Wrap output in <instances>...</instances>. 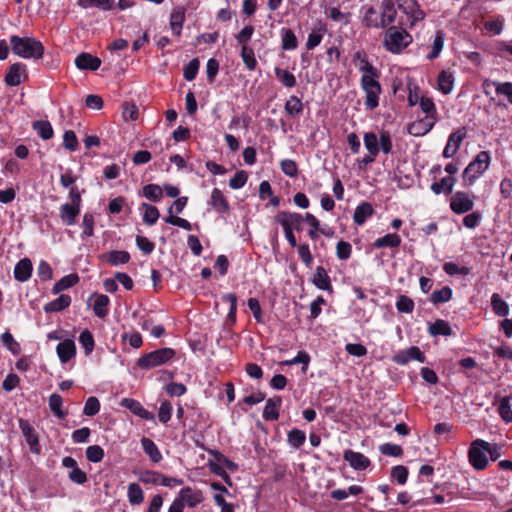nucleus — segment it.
<instances>
[{
  "label": "nucleus",
  "mask_w": 512,
  "mask_h": 512,
  "mask_svg": "<svg viewBox=\"0 0 512 512\" xmlns=\"http://www.w3.org/2000/svg\"><path fill=\"white\" fill-rule=\"evenodd\" d=\"M352 62L354 66L362 73L360 86L365 92V107L373 110L379 105V96L382 92L378 81L379 71L369 62L367 55L363 51L354 53Z\"/></svg>",
  "instance_id": "f257e3e1"
},
{
  "label": "nucleus",
  "mask_w": 512,
  "mask_h": 512,
  "mask_svg": "<svg viewBox=\"0 0 512 512\" xmlns=\"http://www.w3.org/2000/svg\"><path fill=\"white\" fill-rule=\"evenodd\" d=\"M10 46L15 55L24 59H40L44 54L42 43L32 37L12 35L10 37Z\"/></svg>",
  "instance_id": "f03ea898"
},
{
  "label": "nucleus",
  "mask_w": 512,
  "mask_h": 512,
  "mask_svg": "<svg viewBox=\"0 0 512 512\" xmlns=\"http://www.w3.org/2000/svg\"><path fill=\"white\" fill-rule=\"evenodd\" d=\"M413 41L412 36L404 29L390 26L384 37V47L393 54H398L408 47Z\"/></svg>",
  "instance_id": "7ed1b4c3"
},
{
  "label": "nucleus",
  "mask_w": 512,
  "mask_h": 512,
  "mask_svg": "<svg viewBox=\"0 0 512 512\" xmlns=\"http://www.w3.org/2000/svg\"><path fill=\"white\" fill-rule=\"evenodd\" d=\"M486 447H488V442L483 439H476L470 443L468 461L475 470H484L489 464Z\"/></svg>",
  "instance_id": "20e7f679"
},
{
  "label": "nucleus",
  "mask_w": 512,
  "mask_h": 512,
  "mask_svg": "<svg viewBox=\"0 0 512 512\" xmlns=\"http://www.w3.org/2000/svg\"><path fill=\"white\" fill-rule=\"evenodd\" d=\"M175 356V351L172 348H161L141 356L137 360V366L141 369H151L172 360Z\"/></svg>",
  "instance_id": "39448f33"
},
{
  "label": "nucleus",
  "mask_w": 512,
  "mask_h": 512,
  "mask_svg": "<svg viewBox=\"0 0 512 512\" xmlns=\"http://www.w3.org/2000/svg\"><path fill=\"white\" fill-rule=\"evenodd\" d=\"M396 2L397 8L407 18L408 28L412 29L425 19L426 13L417 0H396Z\"/></svg>",
  "instance_id": "423d86ee"
},
{
  "label": "nucleus",
  "mask_w": 512,
  "mask_h": 512,
  "mask_svg": "<svg viewBox=\"0 0 512 512\" xmlns=\"http://www.w3.org/2000/svg\"><path fill=\"white\" fill-rule=\"evenodd\" d=\"M490 155L487 151H481L476 158L469 163L464 170V176L472 183L480 177L489 167Z\"/></svg>",
  "instance_id": "0eeeda50"
},
{
  "label": "nucleus",
  "mask_w": 512,
  "mask_h": 512,
  "mask_svg": "<svg viewBox=\"0 0 512 512\" xmlns=\"http://www.w3.org/2000/svg\"><path fill=\"white\" fill-rule=\"evenodd\" d=\"M475 196L464 191H457L450 201V208L456 214H464L474 207Z\"/></svg>",
  "instance_id": "6e6552de"
},
{
  "label": "nucleus",
  "mask_w": 512,
  "mask_h": 512,
  "mask_svg": "<svg viewBox=\"0 0 512 512\" xmlns=\"http://www.w3.org/2000/svg\"><path fill=\"white\" fill-rule=\"evenodd\" d=\"M176 498L184 507L194 508L204 500V495L201 490L187 486L179 491Z\"/></svg>",
  "instance_id": "1a4fd4ad"
},
{
  "label": "nucleus",
  "mask_w": 512,
  "mask_h": 512,
  "mask_svg": "<svg viewBox=\"0 0 512 512\" xmlns=\"http://www.w3.org/2000/svg\"><path fill=\"white\" fill-rule=\"evenodd\" d=\"M304 218L299 213L292 212H280L276 216V221L279 223L283 229L297 230L300 231L302 229L301 224Z\"/></svg>",
  "instance_id": "9d476101"
},
{
  "label": "nucleus",
  "mask_w": 512,
  "mask_h": 512,
  "mask_svg": "<svg viewBox=\"0 0 512 512\" xmlns=\"http://www.w3.org/2000/svg\"><path fill=\"white\" fill-rule=\"evenodd\" d=\"M381 27L389 28L396 20L397 9L394 0H382L379 12Z\"/></svg>",
  "instance_id": "9b49d317"
},
{
  "label": "nucleus",
  "mask_w": 512,
  "mask_h": 512,
  "mask_svg": "<svg viewBox=\"0 0 512 512\" xmlns=\"http://www.w3.org/2000/svg\"><path fill=\"white\" fill-rule=\"evenodd\" d=\"M412 360H417L420 363H424L426 358L424 353L419 347L411 346L408 349L400 350L394 357L393 361L400 365H406Z\"/></svg>",
  "instance_id": "f8f14e48"
},
{
  "label": "nucleus",
  "mask_w": 512,
  "mask_h": 512,
  "mask_svg": "<svg viewBox=\"0 0 512 512\" xmlns=\"http://www.w3.org/2000/svg\"><path fill=\"white\" fill-rule=\"evenodd\" d=\"M18 424L27 444L30 447V451L34 454H39L41 448L34 428L24 419H19Z\"/></svg>",
  "instance_id": "ddd939ff"
},
{
  "label": "nucleus",
  "mask_w": 512,
  "mask_h": 512,
  "mask_svg": "<svg viewBox=\"0 0 512 512\" xmlns=\"http://www.w3.org/2000/svg\"><path fill=\"white\" fill-rule=\"evenodd\" d=\"M26 78V65L23 63H14L9 67L6 73L5 83L8 86H18Z\"/></svg>",
  "instance_id": "4468645a"
},
{
  "label": "nucleus",
  "mask_w": 512,
  "mask_h": 512,
  "mask_svg": "<svg viewBox=\"0 0 512 512\" xmlns=\"http://www.w3.org/2000/svg\"><path fill=\"white\" fill-rule=\"evenodd\" d=\"M361 22L367 28L382 29L381 20L377 10L370 5L361 7Z\"/></svg>",
  "instance_id": "2eb2a0df"
},
{
  "label": "nucleus",
  "mask_w": 512,
  "mask_h": 512,
  "mask_svg": "<svg viewBox=\"0 0 512 512\" xmlns=\"http://www.w3.org/2000/svg\"><path fill=\"white\" fill-rule=\"evenodd\" d=\"M465 136H466V132H465L464 128L451 133L448 138L447 144L443 150V156L445 158L453 157L456 154V152L458 151V149L461 145V142L463 141Z\"/></svg>",
  "instance_id": "dca6fc26"
},
{
  "label": "nucleus",
  "mask_w": 512,
  "mask_h": 512,
  "mask_svg": "<svg viewBox=\"0 0 512 512\" xmlns=\"http://www.w3.org/2000/svg\"><path fill=\"white\" fill-rule=\"evenodd\" d=\"M343 458L355 470H364L370 465V460L364 454L353 450H345Z\"/></svg>",
  "instance_id": "f3484780"
},
{
  "label": "nucleus",
  "mask_w": 512,
  "mask_h": 512,
  "mask_svg": "<svg viewBox=\"0 0 512 512\" xmlns=\"http://www.w3.org/2000/svg\"><path fill=\"white\" fill-rule=\"evenodd\" d=\"M434 124V117H424L423 119L412 122L408 126V132L413 136H424L433 128Z\"/></svg>",
  "instance_id": "a211bd4d"
},
{
  "label": "nucleus",
  "mask_w": 512,
  "mask_h": 512,
  "mask_svg": "<svg viewBox=\"0 0 512 512\" xmlns=\"http://www.w3.org/2000/svg\"><path fill=\"white\" fill-rule=\"evenodd\" d=\"M56 352L61 363H67L76 355V345L72 339H66L57 345Z\"/></svg>",
  "instance_id": "6ab92c4d"
},
{
  "label": "nucleus",
  "mask_w": 512,
  "mask_h": 512,
  "mask_svg": "<svg viewBox=\"0 0 512 512\" xmlns=\"http://www.w3.org/2000/svg\"><path fill=\"white\" fill-rule=\"evenodd\" d=\"M209 205L220 214H227L230 210L227 199L218 188L212 190Z\"/></svg>",
  "instance_id": "aec40b11"
},
{
  "label": "nucleus",
  "mask_w": 512,
  "mask_h": 512,
  "mask_svg": "<svg viewBox=\"0 0 512 512\" xmlns=\"http://www.w3.org/2000/svg\"><path fill=\"white\" fill-rule=\"evenodd\" d=\"M33 265L29 258L21 259L14 268V278L19 282H26L30 279Z\"/></svg>",
  "instance_id": "412c9836"
},
{
  "label": "nucleus",
  "mask_w": 512,
  "mask_h": 512,
  "mask_svg": "<svg viewBox=\"0 0 512 512\" xmlns=\"http://www.w3.org/2000/svg\"><path fill=\"white\" fill-rule=\"evenodd\" d=\"M75 65L81 70L95 71L100 67L101 60L89 53H81L75 58Z\"/></svg>",
  "instance_id": "4be33fe9"
},
{
  "label": "nucleus",
  "mask_w": 512,
  "mask_h": 512,
  "mask_svg": "<svg viewBox=\"0 0 512 512\" xmlns=\"http://www.w3.org/2000/svg\"><path fill=\"white\" fill-rule=\"evenodd\" d=\"M80 213V206L70 204V203H64L60 206L59 216L61 221L71 226L75 224L76 217Z\"/></svg>",
  "instance_id": "5701e85b"
},
{
  "label": "nucleus",
  "mask_w": 512,
  "mask_h": 512,
  "mask_svg": "<svg viewBox=\"0 0 512 512\" xmlns=\"http://www.w3.org/2000/svg\"><path fill=\"white\" fill-rule=\"evenodd\" d=\"M490 86H494L496 93L498 95L505 96L509 103L512 104V82H498L489 79L484 80V89H487ZM485 93L488 94L487 90H485Z\"/></svg>",
  "instance_id": "b1692460"
},
{
  "label": "nucleus",
  "mask_w": 512,
  "mask_h": 512,
  "mask_svg": "<svg viewBox=\"0 0 512 512\" xmlns=\"http://www.w3.org/2000/svg\"><path fill=\"white\" fill-rule=\"evenodd\" d=\"M122 406L129 409L132 413L145 420H152L153 414L146 410L139 401L134 399L125 398L122 400Z\"/></svg>",
  "instance_id": "393cba45"
},
{
  "label": "nucleus",
  "mask_w": 512,
  "mask_h": 512,
  "mask_svg": "<svg viewBox=\"0 0 512 512\" xmlns=\"http://www.w3.org/2000/svg\"><path fill=\"white\" fill-rule=\"evenodd\" d=\"M185 21V10L182 7H177L172 10L170 15V28L172 33L180 37L181 30Z\"/></svg>",
  "instance_id": "a878e982"
},
{
  "label": "nucleus",
  "mask_w": 512,
  "mask_h": 512,
  "mask_svg": "<svg viewBox=\"0 0 512 512\" xmlns=\"http://www.w3.org/2000/svg\"><path fill=\"white\" fill-rule=\"evenodd\" d=\"M454 81L455 78L451 72L441 71L437 78L438 90L445 95L450 94L454 88Z\"/></svg>",
  "instance_id": "bb28decb"
},
{
  "label": "nucleus",
  "mask_w": 512,
  "mask_h": 512,
  "mask_svg": "<svg viewBox=\"0 0 512 512\" xmlns=\"http://www.w3.org/2000/svg\"><path fill=\"white\" fill-rule=\"evenodd\" d=\"M71 297L67 294H61L58 298L48 302L44 306L46 313L60 312L70 306Z\"/></svg>",
  "instance_id": "cd10ccee"
},
{
  "label": "nucleus",
  "mask_w": 512,
  "mask_h": 512,
  "mask_svg": "<svg viewBox=\"0 0 512 512\" xmlns=\"http://www.w3.org/2000/svg\"><path fill=\"white\" fill-rule=\"evenodd\" d=\"M281 398H269L263 410V418L268 421L277 420L279 417L278 409L281 405Z\"/></svg>",
  "instance_id": "c85d7f7f"
},
{
  "label": "nucleus",
  "mask_w": 512,
  "mask_h": 512,
  "mask_svg": "<svg viewBox=\"0 0 512 512\" xmlns=\"http://www.w3.org/2000/svg\"><path fill=\"white\" fill-rule=\"evenodd\" d=\"M141 445L144 452L149 456L152 462L158 463L162 460V454L160 450L151 439L143 437L141 439Z\"/></svg>",
  "instance_id": "c756f323"
},
{
  "label": "nucleus",
  "mask_w": 512,
  "mask_h": 512,
  "mask_svg": "<svg viewBox=\"0 0 512 512\" xmlns=\"http://www.w3.org/2000/svg\"><path fill=\"white\" fill-rule=\"evenodd\" d=\"M93 297H95L94 304H93V310L97 317L104 318L108 314V306L110 303V299L108 296L104 294H93Z\"/></svg>",
  "instance_id": "7c9ffc66"
},
{
  "label": "nucleus",
  "mask_w": 512,
  "mask_h": 512,
  "mask_svg": "<svg viewBox=\"0 0 512 512\" xmlns=\"http://www.w3.org/2000/svg\"><path fill=\"white\" fill-rule=\"evenodd\" d=\"M373 214V208L368 202L358 205L354 211L353 220L357 225H363L368 217Z\"/></svg>",
  "instance_id": "2f4dec72"
},
{
  "label": "nucleus",
  "mask_w": 512,
  "mask_h": 512,
  "mask_svg": "<svg viewBox=\"0 0 512 512\" xmlns=\"http://www.w3.org/2000/svg\"><path fill=\"white\" fill-rule=\"evenodd\" d=\"M78 281H79V277L77 274L66 275L54 284V286L52 288V292H53V294H58L61 291L74 286L75 284L78 283Z\"/></svg>",
  "instance_id": "473e14b6"
},
{
  "label": "nucleus",
  "mask_w": 512,
  "mask_h": 512,
  "mask_svg": "<svg viewBox=\"0 0 512 512\" xmlns=\"http://www.w3.org/2000/svg\"><path fill=\"white\" fill-rule=\"evenodd\" d=\"M491 307L493 312L500 317H505L509 314L508 304L501 298L498 293L491 296Z\"/></svg>",
  "instance_id": "72a5a7b5"
},
{
  "label": "nucleus",
  "mask_w": 512,
  "mask_h": 512,
  "mask_svg": "<svg viewBox=\"0 0 512 512\" xmlns=\"http://www.w3.org/2000/svg\"><path fill=\"white\" fill-rule=\"evenodd\" d=\"M314 285L321 290H330L331 281L323 267H317L313 278Z\"/></svg>",
  "instance_id": "f704fd0d"
},
{
  "label": "nucleus",
  "mask_w": 512,
  "mask_h": 512,
  "mask_svg": "<svg viewBox=\"0 0 512 512\" xmlns=\"http://www.w3.org/2000/svg\"><path fill=\"white\" fill-rule=\"evenodd\" d=\"M454 182H455V180L453 177H451V176L444 177L440 181L434 182L431 185V190L435 194H441V193L449 194L453 190Z\"/></svg>",
  "instance_id": "c9c22d12"
},
{
  "label": "nucleus",
  "mask_w": 512,
  "mask_h": 512,
  "mask_svg": "<svg viewBox=\"0 0 512 512\" xmlns=\"http://www.w3.org/2000/svg\"><path fill=\"white\" fill-rule=\"evenodd\" d=\"M444 41H445V33L442 30L436 31V34H435V37H434V40L432 43L431 52L427 55L428 60H434L440 55V53L444 47Z\"/></svg>",
  "instance_id": "e433bc0d"
},
{
  "label": "nucleus",
  "mask_w": 512,
  "mask_h": 512,
  "mask_svg": "<svg viewBox=\"0 0 512 512\" xmlns=\"http://www.w3.org/2000/svg\"><path fill=\"white\" fill-rule=\"evenodd\" d=\"M128 501L131 505H140L144 500L142 488L137 483H131L127 489Z\"/></svg>",
  "instance_id": "4c0bfd02"
},
{
  "label": "nucleus",
  "mask_w": 512,
  "mask_h": 512,
  "mask_svg": "<svg viewBox=\"0 0 512 512\" xmlns=\"http://www.w3.org/2000/svg\"><path fill=\"white\" fill-rule=\"evenodd\" d=\"M140 209L144 211L143 212L144 223L151 226L157 222V220L160 216V213H159V210L155 206H152L148 203H142Z\"/></svg>",
  "instance_id": "58836bf2"
},
{
  "label": "nucleus",
  "mask_w": 512,
  "mask_h": 512,
  "mask_svg": "<svg viewBox=\"0 0 512 512\" xmlns=\"http://www.w3.org/2000/svg\"><path fill=\"white\" fill-rule=\"evenodd\" d=\"M401 244V238L396 233L387 234L381 238H378L374 241V247L383 248V247H398Z\"/></svg>",
  "instance_id": "ea45409f"
},
{
  "label": "nucleus",
  "mask_w": 512,
  "mask_h": 512,
  "mask_svg": "<svg viewBox=\"0 0 512 512\" xmlns=\"http://www.w3.org/2000/svg\"><path fill=\"white\" fill-rule=\"evenodd\" d=\"M511 396H505L500 400L498 412L505 423L512 422Z\"/></svg>",
  "instance_id": "a19ab883"
},
{
  "label": "nucleus",
  "mask_w": 512,
  "mask_h": 512,
  "mask_svg": "<svg viewBox=\"0 0 512 512\" xmlns=\"http://www.w3.org/2000/svg\"><path fill=\"white\" fill-rule=\"evenodd\" d=\"M429 333L432 336H449L452 334V329L448 322H446L445 320L438 319L434 323L429 325Z\"/></svg>",
  "instance_id": "79ce46f5"
},
{
  "label": "nucleus",
  "mask_w": 512,
  "mask_h": 512,
  "mask_svg": "<svg viewBox=\"0 0 512 512\" xmlns=\"http://www.w3.org/2000/svg\"><path fill=\"white\" fill-rule=\"evenodd\" d=\"M33 129L36 131L39 137L44 140H49L53 136V128L50 122L44 120H38L33 123Z\"/></svg>",
  "instance_id": "37998d69"
},
{
  "label": "nucleus",
  "mask_w": 512,
  "mask_h": 512,
  "mask_svg": "<svg viewBox=\"0 0 512 512\" xmlns=\"http://www.w3.org/2000/svg\"><path fill=\"white\" fill-rule=\"evenodd\" d=\"M79 343L84 349L86 356L90 355L95 347V340L93 334L89 330H83L79 335Z\"/></svg>",
  "instance_id": "c03bdc74"
},
{
  "label": "nucleus",
  "mask_w": 512,
  "mask_h": 512,
  "mask_svg": "<svg viewBox=\"0 0 512 512\" xmlns=\"http://www.w3.org/2000/svg\"><path fill=\"white\" fill-rule=\"evenodd\" d=\"M310 360L311 358L306 351H299L294 358L285 360L281 364L286 366L302 364V372L306 373Z\"/></svg>",
  "instance_id": "a18cd8bd"
},
{
  "label": "nucleus",
  "mask_w": 512,
  "mask_h": 512,
  "mask_svg": "<svg viewBox=\"0 0 512 512\" xmlns=\"http://www.w3.org/2000/svg\"><path fill=\"white\" fill-rule=\"evenodd\" d=\"M363 141L368 153L377 156L380 151L377 135L374 132H367L364 134Z\"/></svg>",
  "instance_id": "49530a36"
},
{
  "label": "nucleus",
  "mask_w": 512,
  "mask_h": 512,
  "mask_svg": "<svg viewBox=\"0 0 512 512\" xmlns=\"http://www.w3.org/2000/svg\"><path fill=\"white\" fill-rule=\"evenodd\" d=\"M284 109L288 115L298 116L303 111V104L297 96L293 95L286 101Z\"/></svg>",
  "instance_id": "de8ad7c7"
},
{
  "label": "nucleus",
  "mask_w": 512,
  "mask_h": 512,
  "mask_svg": "<svg viewBox=\"0 0 512 512\" xmlns=\"http://www.w3.org/2000/svg\"><path fill=\"white\" fill-rule=\"evenodd\" d=\"M77 4L83 9L98 7L104 11H108L113 8V2L111 0H78Z\"/></svg>",
  "instance_id": "09e8293b"
},
{
  "label": "nucleus",
  "mask_w": 512,
  "mask_h": 512,
  "mask_svg": "<svg viewBox=\"0 0 512 512\" xmlns=\"http://www.w3.org/2000/svg\"><path fill=\"white\" fill-rule=\"evenodd\" d=\"M241 58L246 68L250 71H254L257 67V60L254 51L249 46L241 47Z\"/></svg>",
  "instance_id": "8fccbe9b"
},
{
  "label": "nucleus",
  "mask_w": 512,
  "mask_h": 512,
  "mask_svg": "<svg viewBox=\"0 0 512 512\" xmlns=\"http://www.w3.org/2000/svg\"><path fill=\"white\" fill-rule=\"evenodd\" d=\"M163 195V189L156 184H148L143 187V196L153 202H159Z\"/></svg>",
  "instance_id": "3c124183"
},
{
  "label": "nucleus",
  "mask_w": 512,
  "mask_h": 512,
  "mask_svg": "<svg viewBox=\"0 0 512 512\" xmlns=\"http://www.w3.org/2000/svg\"><path fill=\"white\" fill-rule=\"evenodd\" d=\"M275 75L277 79L287 88H292L296 85V78L295 76L284 69H281L279 67H276L274 69Z\"/></svg>",
  "instance_id": "603ef678"
},
{
  "label": "nucleus",
  "mask_w": 512,
  "mask_h": 512,
  "mask_svg": "<svg viewBox=\"0 0 512 512\" xmlns=\"http://www.w3.org/2000/svg\"><path fill=\"white\" fill-rule=\"evenodd\" d=\"M130 260V254L124 250H114L108 255V262L113 266L126 264Z\"/></svg>",
  "instance_id": "864d4df0"
},
{
  "label": "nucleus",
  "mask_w": 512,
  "mask_h": 512,
  "mask_svg": "<svg viewBox=\"0 0 512 512\" xmlns=\"http://www.w3.org/2000/svg\"><path fill=\"white\" fill-rule=\"evenodd\" d=\"M306 440V434L304 431L299 429H292L288 433V443L291 447L298 449L300 448Z\"/></svg>",
  "instance_id": "5fc2aeb1"
},
{
  "label": "nucleus",
  "mask_w": 512,
  "mask_h": 512,
  "mask_svg": "<svg viewBox=\"0 0 512 512\" xmlns=\"http://www.w3.org/2000/svg\"><path fill=\"white\" fill-rule=\"evenodd\" d=\"M452 298V289L448 286H445L439 290H435L431 294V302L434 304L445 303L448 302Z\"/></svg>",
  "instance_id": "6e6d98bb"
},
{
  "label": "nucleus",
  "mask_w": 512,
  "mask_h": 512,
  "mask_svg": "<svg viewBox=\"0 0 512 512\" xmlns=\"http://www.w3.org/2000/svg\"><path fill=\"white\" fill-rule=\"evenodd\" d=\"M297 38L291 29L282 30V48L284 50H294L297 47Z\"/></svg>",
  "instance_id": "4d7b16f0"
},
{
  "label": "nucleus",
  "mask_w": 512,
  "mask_h": 512,
  "mask_svg": "<svg viewBox=\"0 0 512 512\" xmlns=\"http://www.w3.org/2000/svg\"><path fill=\"white\" fill-rule=\"evenodd\" d=\"M62 403L63 400L59 394L54 393L49 397V407L54 415L60 419L65 417V413L61 409Z\"/></svg>",
  "instance_id": "13d9d810"
},
{
  "label": "nucleus",
  "mask_w": 512,
  "mask_h": 512,
  "mask_svg": "<svg viewBox=\"0 0 512 512\" xmlns=\"http://www.w3.org/2000/svg\"><path fill=\"white\" fill-rule=\"evenodd\" d=\"M83 231L81 233V238L86 239L93 235L94 233V216L91 213H85L82 221Z\"/></svg>",
  "instance_id": "bf43d9fd"
},
{
  "label": "nucleus",
  "mask_w": 512,
  "mask_h": 512,
  "mask_svg": "<svg viewBox=\"0 0 512 512\" xmlns=\"http://www.w3.org/2000/svg\"><path fill=\"white\" fill-rule=\"evenodd\" d=\"M395 306L400 313H411L414 310L413 300L406 295L399 296Z\"/></svg>",
  "instance_id": "052dcab7"
},
{
  "label": "nucleus",
  "mask_w": 512,
  "mask_h": 512,
  "mask_svg": "<svg viewBox=\"0 0 512 512\" xmlns=\"http://www.w3.org/2000/svg\"><path fill=\"white\" fill-rule=\"evenodd\" d=\"M443 270L445 271L446 274H448L450 276H454V275L466 276V275L470 274V269L468 267L458 266L457 264H455L453 262H446L443 265Z\"/></svg>",
  "instance_id": "680f3d73"
},
{
  "label": "nucleus",
  "mask_w": 512,
  "mask_h": 512,
  "mask_svg": "<svg viewBox=\"0 0 512 512\" xmlns=\"http://www.w3.org/2000/svg\"><path fill=\"white\" fill-rule=\"evenodd\" d=\"M253 33L254 27L252 25H247L238 34H236V41L241 45V47L248 46Z\"/></svg>",
  "instance_id": "e2e57ef3"
},
{
  "label": "nucleus",
  "mask_w": 512,
  "mask_h": 512,
  "mask_svg": "<svg viewBox=\"0 0 512 512\" xmlns=\"http://www.w3.org/2000/svg\"><path fill=\"white\" fill-rule=\"evenodd\" d=\"M104 457V450L99 445H92L86 449V458L93 463L100 462Z\"/></svg>",
  "instance_id": "0e129e2a"
},
{
  "label": "nucleus",
  "mask_w": 512,
  "mask_h": 512,
  "mask_svg": "<svg viewBox=\"0 0 512 512\" xmlns=\"http://www.w3.org/2000/svg\"><path fill=\"white\" fill-rule=\"evenodd\" d=\"M172 405L169 401L164 400L161 401L159 411H158V418L159 421L162 423H167L172 416Z\"/></svg>",
  "instance_id": "69168bd1"
},
{
  "label": "nucleus",
  "mask_w": 512,
  "mask_h": 512,
  "mask_svg": "<svg viewBox=\"0 0 512 512\" xmlns=\"http://www.w3.org/2000/svg\"><path fill=\"white\" fill-rule=\"evenodd\" d=\"M200 62L197 58L192 59L184 68V78L187 81H192L197 76Z\"/></svg>",
  "instance_id": "338daca9"
},
{
  "label": "nucleus",
  "mask_w": 512,
  "mask_h": 512,
  "mask_svg": "<svg viewBox=\"0 0 512 512\" xmlns=\"http://www.w3.org/2000/svg\"><path fill=\"white\" fill-rule=\"evenodd\" d=\"M248 179V174L241 170L234 174V176L229 180V186L232 189H240L242 188Z\"/></svg>",
  "instance_id": "774afa93"
}]
</instances>
